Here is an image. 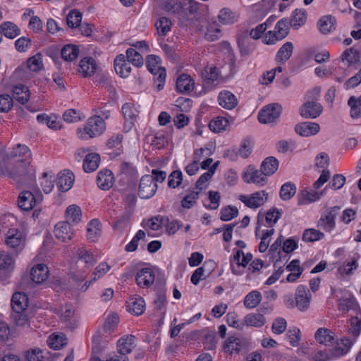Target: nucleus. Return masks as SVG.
I'll return each instance as SVG.
<instances>
[{"label":"nucleus","mask_w":361,"mask_h":361,"mask_svg":"<svg viewBox=\"0 0 361 361\" xmlns=\"http://www.w3.org/2000/svg\"><path fill=\"white\" fill-rule=\"evenodd\" d=\"M30 151L25 145H18L16 149V163L18 164L17 173L20 182L23 185H34L35 184V169L30 166Z\"/></svg>","instance_id":"nucleus-1"},{"label":"nucleus","mask_w":361,"mask_h":361,"mask_svg":"<svg viewBox=\"0 0 361 361\" xmlns=\"http://www.w3.org/2000/svg\"><path fill=\"white\" fill-rule=\"evenodd\" d=\"M106 129V123L99 116H91L84 128H78L77 133L82 140H88L102 135Z\"/></svg>","instance_id":"nucleus-2"},{"label":"nucleus","mask_w":361,"mask_h":361,"mask_svg":"<svg viewBox=\"0 0 361 361\" xmlns=\"http://www.w3.org/2000/svg\"><path fill=\"white\" fill-rule=\"evenodd\" d=\"M311 300L312 295L309 289L303 285H300L295 290V298H289L286 304L288 307H295L300 311L305 312L309 308Z\"/></svg>","instance_id":"nucleus-3"},{"label":"nucleus","mask_w":361,"mask_h":361,"mask_svg":"<svg viewBox=\"0 0 361 361\" xmlns=\"http://www.w3.org/2000/svg\"><path fill=\"white\" fill-rule=\"evenodd\" d=\"M161 59L157 55H149L147 57V70L154 76L157 75L154 80L159 90L163 89L166 75V70L161 66Z\"/></svg>","instance_id":"nucleus-4"},{"label":"nucleus","mask_w":361,"mask_h":361,"mask_svg":"<svg viewBox=\"0 0 361 361\" xmlns=\"http://www.w3.org/2000/svg\"><path fill=\"white\" fill-rule=\"evenodd\" d=\"M288 34V20L281 19L275 26V30L269 31L265 34L263 42L266 44H274L276 42L282 40Z\"/></svg>","instance_id":"nucleus-5"},{"label":"nucleus","mask_w":361,"mask_h":361,"mask_svg":"<svg viewBox=\"0 0 361 361\" xmlns=\"http://www.w3.org/2000/svg\"><path fill=\"white\" fill-rule=\"evenodd\" d=\"M282 108L278 104H271L264 106L258 114V120L262 123H271L278 119Z\"/></svg>","instance_id":"nucleus-6"},{"label":"nucleus","mask_w":361,"mask_h":361,"mask_svg":"<svg viewBox=\"0 0 361 361\" xmlns=\"http://www.w3.org/2000/svg\"><path fill=\"white\" fill-rule=\"evenodd\" d=\"M157 190V185L154 183L152 176L145 175L142 177L138 188V195L142 199L152 197Z\"/></svg>","instance_id":"nucleus-7"},{"label":"nucleus","mask_w":361,"mask_h":361,"mask_svg":"<svg viewBox=\"0 0 361 361\" xmlns=\"http://www.w3.org/2000/svg\"><path fill=\"white\" fill-rule=\"evenodd\" d=\"M243 179L247 183H255L256 185H264L267 183V176L260 169H257L253 166H247L243 172Z\"/></svg>","instance_id":"nucleus-8"},{"label":"nucleus","mask_w":361,"mask_h":361,"mask_svg":"<svg viewBox=\"0 0 361 361\" xmlns=\"http://www.w3.org/2000/svg\"><path fill=\"white\" fill-rule=\"evenodd\" d=\"M268 199V194L264 191L254 192L250 196L241 195L239 200L250 208H257L263 205Z\"/></svg>","instance_id":"nucleus-9"},{"label":"nucleus","mask_w":361,"mask_h":361,"mask_svg":"<svg viewBox=\"0 0 361 361\" xmlns=\"http://www.w3.org/2000/svg\"><path fill=\"white\" fill-rule=\"evenodd\" d=\"M340 207H331L329 211L322 216L318 222V226L327 232H330L335 228V218L340 211Z\"/></svg>","instance_id":"nucleus-10"},{"label":"nucleus","mask_w":361,"mask_h":361,"mask_svg":"<svg viewBox=\"0 0 361 361\" xmlns=\"http://www.w3.org/2000/svg\"><path fill=\"white\" fill-rule=\"evenodd\" d=\"M322 106L312 101L304 103L300 109V114L305 118H315L322 114Z\"/></svg>","instance_id":"nucleus-11"},{"label":"nucleus","mask_w":361,"mask_h":361,"mask_svg":"<svg viewBox=\"0 0 361 361\" xmlns=\"http://www.w3.org/2000/svg\"><path fill=\"white\" fill-rule=\"evenodd\" d=\"M6 243L11 248L22 249L25 243V238L18 229L10 228L6 233Z\"/></svg>","instance_id":"nucleus-12"},{"label":"nucleus","mask_w":361,"mask_h":361,"mask_svg":"<svg viewBox=\"0 0 361 361\" xmlns=\"http://www.w3.org/2000/svg\"><path fill=\"white\" fill-rule=\"evenodd\" d=\"M54 235L61 242H66L72 239L73 231L68 222L61 221L55 226Z\"/></svg>","instance_id":"nucleus-13"},{"label":"nucleus","mask_w":361,"mask_h":361,"mask_svg":"<svg viewBox=\"0 0 361 361\" xmlns=\"http://www.w3.org/2000/svg\"><path fill=\"white\" fill-rule=\"evenodd\" d=\"M154 274L149 268H142L136 274L137 284L142 288H147L151 286L154 281Z\"/></svg>","instance_id":"nucleus-14"},{"label":"nucleus","mask_w":361,"mask_h":361,"mask_svg":"<svg viewBox=\"0 0 361 361\" xmlns=\"http://www.w3.org/2000/svg\"><path fill=\"white\" fill-rule=\"evenodd\" d=\"M74 182L73 173L70 171H61L56 179V186L61 192L68 191L71 188Z\"/></svg>","instance_id":"nucleus-15"},{"label":"nucleus","mask_w":361,"mask_h":361,"mask_svg":"<svg viewBox=\"0 0 361 361\" xmlns=\"http://www.w3.org/2000/svg\"><path fill=\"white\" fill-rule=\"evenodd\" d=\"M341 60L346 61L348 66H353L356 69L361 66V56L358 50L353 47L347 49L343 52Z\"/></svg>","instance_id":"nucleus-16"},{"label":"nucleus","mask_w":361,"mask_h":361,"mask_svg":"<svg viewBox=\"0 0 361 361\" xmlns=\"http://www.w3.org/2000/svg\"><path fill=\"white\" fill-rule=\"evenodd\" d=\"M36 204V199L32 192L29 190L22 191L18 198L19 208L24 211L31 210Z\"/></svg>","instance_id":"nucleus-17"},{"label":"nucleus","mask_w":361,"mask_h":361,"mask_svg":"<svg viewBox=\"0 0 361 361\" xmlns=\"http://www.w3.org/2000/svg\"><path fill=\"white\" fill-rule=\"evenodd\" d=\"M354 342L355 341H352L348 338H343L339 341H337L336 345L331 350V357H339L346 355L353 346Z\"/></svg>","instance_id":"nucleus-18"},{"label":"nucleus","mask_w":361,"mask_h":361,"mask_svg":"<svg viewBox=\"0 0 361 361\" xmlns=\"http://www.w3.org/2000/svg\"><path fill=\"white\" fill-rule=\"evenodd\" d=\"M114 178L113 173L108 169L100 171L97 176L98 187L104 190H109L114 184Z\"/></svg>","instance_id":"nucleus-19"},{"label":"nucleus","mask_w":361,"mask_h":361,"mask_svg":"<svg viewBox=\"0 0 361 361\" xmlns=\"http://www.w3.org/2000/svg\"><path fill=\"white\" fill-rule=\"evenodd\" d=\"M320 127L318 123L312 122H302L295 126V132L301 136L309 137L319 133Z\"/></svg>","instance_id":"nucleus-20"},{"label":"nucleus","mask_w":361,"mask_h":361,"mask_svg":"<svg viewBox=\"0 0 361 361\" xmlns=\"http://www.w3.org/2000/svg\"><path fill=\"white\" fill-rule=\"evenodd\" d=\"M218 102L221 107L231 110L237 106L238 99L230 91L224 90L219 94Z\"/></svg>","instance_id":"nucleus-21"},{"label":"nucleus","mask_w":361,"mask_h":361,"mask_svg":"<svg viewBox=\"0 0 361 361\" xmlns=\"http://www.w3.org/2000/svg\"><path fill=\"white\" fill-rule=\"evenodd\" d=\"M336 19L332 15H326L322 16L317 23L319 31L327 35L334 32L336 28Z\"/></svg>","instance_id":"nucleus-22"},{"label":"nucleus","mask_w":361,"mask_h":361,"mask_svg":"<svg viewBox=\"0 0 361 361\" xmlns=\"http://www.w3.org/2000/svg\"><path fill=\"white\" fill-rule=\"evenodd\" d=\"M194 87L195 81L190 75L183 73L176 80V89L180 93L188 94L193 90Z\"/></svg>","instance_id":"nucleus-23"},{"label":"nucleus","mask_w":361,"mask_h":361,"mask_svg":"<svg viewBox=\"0 0 361 361\" xmlns=\"http://www.w3.org/2000/svg\"><path fill=\"white\" fill-rule=\"evenodd\" d=\"M114 69L118 75L122 78H127L130 72L131 67L130 63L126 61V56L123 54L118 55L114 60Z\"/></svg>","instance_id":"nucleus-24"},{"label":"nucleus","mask_w":361,"mask_h":361,"mask_svg":"<svg viewBox=\"0 0 361 361\" xmlns=\"http://www.w3.org/2000/svg\"><path fill=\"white\" fill-rule=\"evenodd\" d=\"M97 69V64L93 58L86 57L80 60L78 66V72L83 77H90L94 73Z\"/></svg>","instance_id":"nucleus-25"},{"label":"nucleus","mask_w":361,"mask_h":361,"mask_svg":"<svg viewBox=\"0 0 361 361\" xmlns=\"http://www.w3.org/2000/svg\"><path fill=\"white\" fill-rule=\"evenodd\" d=\"M135 337L133 335H128L121 337L117 343L118 351L121 355H126L130 353L135 347Z\"/></svg>","instance_id":"nucleus-26"},{"label":"nucleus","mask_w":361,"mask_h":361,"mask_svg":"<svg viewBox=\"0 0 361 361\" xmlns=\"http://www.w3.org/2000/svg\"><path fill=\"white\" fill-rule=\"evenodd\" d=\"M314 338L320 344L331 345L335 340L334 333L326 328H319L315 334Z\"/></svg>","instance_id":"nucleus-27"},{"label":"nucleus","mask_w":361,"mask_h":361,"mask_svg":"<svg viewBox=\"0 0 361 361\" xmlns=\"http://www.w3.org/2000/svg\"><path fill=\"white\" fill-rule=\"evenodd\" d=\"M28 305V298L23 293H15L11 299L13 312H25Z\"/></svg>","instance_id":"nucleus-28"},{"label":"nucleus","mask_w":361,"mask_h":361,"mask_svg":"<svg viewBox=\"0 0 361 361\" xmlns=\"http://www.w3.org/2000/svg\"><path fill=\"white\" fill-rule=\"evenodd\" d=\"M30 275L32 280L35 283H41L48 278V267L44 264H38L32 267Z\"/></svg>","instance_id":"nucleus-29"},{"label":"nucleus","mask_w":361,"mask_h":361,"mask_svg":"<svg viewBox=\"0 0 361 361\" xmlns=\"http://www.w3.org/2000/svg\"><path fill=\"white\" fill-rule=\"evenodd\" d=\"M293 44L290 42H286L277 51L275 60L277 63L284 64L291 56Z\"/></svg>","instance_id":"nucleus-30"},{"label":"nucleus","mask_w":361,"mask_h":361,"mask_svg":"<svg viewBox=\"0 0 361 361\" xmlns=\"http://www.w3.org/2000/svg\"><path fill=\"white\" fill-rule=\"evenodd\" d=\"M127 309L130 313L141 315L145 309V302L142 298H131L127 302Z\"/></svg>","instance_id":"nucleus-31"},{"label":"nucleus","mask_w":361,"mask_h":361,"mask_svg":"<svg viewBox=\"0 0 361 361\" xmlns=\"http://www.w3.org/2000/svg\"><path fill=\"white\" fill-rule=\"evenodd\" d=\"M100 157L97 153H90L85 155L83 162V169L86 173L94 171L99 166Z\"/></svg>","instance_id":"nucleus-32"},{"label":"nucleus","mask_w":361,"mask_h":361,"mask_svg":"<svg viewBox=\"0 0 361 361\" xmlns=\"http://www.w3.org/2000/svg\"><path fill=\"white\" fill-rule=\"evenodd\" d=\"M30 91L27 86L18 85L13 88V97L22 104H26L30 99Z\"/></svg>","instance_id":"nucleus-33"},{"label":"nucleus","mask_w":361,"mask_h":361,"mask_svg":"<svg viewBox=\"0 0 361 361\" xmlns=\"http://www.w3.org/2000/svg\"><path fill=\"white\" fill-rule=\"evenodd\" d=\"M279 161L274 157L266 158L261 164V170L266 176L274 174L278 169Z\"/></svg>","instance_id":"nucleus-34"},{"label":"nucleus","mask_w":361,"mask_h":361,"mask_svg":"<svg viewBox=\"0 0 361 361\" xmlns=\"http://www.w3.org/2000/svg\"><path fill=\"white\" fill-rule=\"evenodd\" d=\"M66 221L65 222L78 224L82 218V210L80 207L76 204L68 206L66 211Z\"/></svg>","instance_id":"nucleus-35"},{"label":"nucleus","mask_w":361,"mask_h":361,"mask_svg":"<svg viewBox=\"0 0 361 361\" xmlns=\"http://www.w3.org/2000/svg\"><path fill=\"white\" fill-rule=\"evenodd\" d=\"M101 223L98 219H94L91 220L87 228V239L92 242H95L101 234Z\"/></svg>","instance_id":"nucleus-36"},{"label":"nucleus","mask_w":361,"mask_h":361,"mask_svg":"<svg viewBox=\"0 0 361 361\" xmlns=\"http://www.w3.org/2000/svg\"><path fill=\"white\" fill-rule=\"evenodd\" d=\"M0 29L4 36L9 39H13L20 33V28L16 24L9 21L2 23Z\"/></svg>","instance_id":"nucleus-37"},{"label":"nucleus","mask_w":361,"mask_h":361,"mask_svg":"<svg viewBox=\"0 0 361 361\" xmlns=\"http://www.w3.org/2000/svg\"><path fill=\"white\" fill-rule=\"evenodd\" d=\"M262 300V295L258 290L250 292L244 298V305L247 309H253L258 306Z\"/></svg>","instance_id":"nucleus-38"},{"label":"nucleus","mask_w":361,"mask_h":361,"mask_svg":"<svg viewBox=\"0 0 361 361\" xmlns=\"http://www.w3.org/2000/svg\"><path fill=\"white\" fill-rule=\"evenodd\" d=\"M307 15L305 11L300 9H295L290 20V25L295 30H298L303 25L306 21Z\"/></svg>","instance_id":"nucleus-39"},{"label":"nucleus","mask_w":361,"mask_h":361,"mask_svg":"<svg viewBox=\"0 0 361 361\" xmlns=\"http://www.w3.org/2000/svg\"><path fill=\"white\" fill-rule=\"evenodd\" d=\"M204 82L208 85L214 83L219 78L217 68L214 66H207L201 72Z\"/></svg>","instance_id":"nucleus-40"},{"label":"nucleus","mask_w":361,"mask_h":361,"mask_svg":"<svg viewBox=\"0 0 361 361\" xmlns=\"http://www.w3.org/2000/svg\"><path fill=\"white\" fill-rule=\"evenodd\" d=\"M244 322L247 326L254 327H261L265 322V317L260 313H250L244 318Z\"/></svg>","instance_id":"nucleus-41"},{"label":"nucleus","mask_w":361,"mask_h":361,"mask_svg":"<svg viewBox=\"0 0 361 361\" xmlns=\"http://www.w3.org/2000/svg\"><path fill=\"white\" fill-rule=\"evenodd\" d=\"M77 255L78 257V262L85 264L87 268L92 267L96 262V259L93 254L83 247L78 249Z\"/></svg>","instance_id":"nucleus-42"},{"label":"nucleus","mask_w":361,"mask_h":361,"mask_svg":"<svg viewBox=\"0 0 361 361\" xmlns=\"http://www.w3.org/2000/svg\"><path fill=\"white\" fill-rule=\"evenodd\" d=\"M322 194V192L319 193L314 190H302L298 196V204H306L318 200L320 198Z\"/></svg>","instance_id":"nucleus-43"},{"label":"nucleus","mask_w":361,"mask_h":361,"mask_svg":"<svg viewBox=\"0 0 361 361\" xmlns=\"http://www.w3.org/2000/svg\"><path fill=\"white\" fill-rule=\"evenodd\" d=\"M296 192V185L292 182H287L282 185L279 191V195L282 200H290Z\"/></svg>","instance_id":"nucleus-44"},{"label":"nucleus","mask_w":361,"mask_h":361,"mask_svg":"<svg viewBox=\"0 0 361 361\" xmlns=\"http://www.w3.org/2000/svg\"><path fill=\"white\" fill-rule=\"evenodd\" d=\"M172 23L166 17L159 18L155 23V27L159 36H165L171 30Z\"/></svg>","instance_id":"nucleus-45"},{"label":"nucleus","mask_w":361,"mask_h":361,"mask_svg":"<svg viewBox=\"0 0 361 361\" xmlns=\"http://www.w3.org/2000/svg\"><path fill=\"white\" fill-rule=\"evenodd\" d=\"M126 56L128 61L136 67H141L144 63V60L142 54L139 53L135 49L129 48L126 50Z\"/></svg>","instance_id":"nucleus-46"},{"label":"nucleus","mask_w":361,"mask_h":361,"mask_svg":"<svg viewBox=\"0 0 361 361\" xmlns=\"http://www.w3.org/2000/svg\"><path fill=\"white\" fill-rule=\"evenodd\" d=\"M228 120L224 117H217L212 119L209 123V129L215 133H220L225 130L228 126Z\"/></svg>","instance_id":"nucleus-47"},{"label":"nucleus","mask_w":361,"mask_h":361,"mask_svg":"<svg viewBox=\"0 0 361 361\" xmlns=\"http://www.w3.org/2000/svg\"><path fill=\"white\" fill-rule=\"evenodd\" d=\"M241 347V341L239 338L230 336L225 341L224 348L225 352L232 354L233 353H238Z\"/></svg>","instance_id":"nucleus-48"},{"label":"nucleus","mask_w":361,"mask_h":361,"mask_svg":"<svg viewBox=\"0 0 361 361\" xmlns=\"http://www.w3.org/2000/svg\"><path fill=\"white\" fill-rule=\"evenodd\" d=\"M348 104L350 107V116L353 118L361 116V95L356 98L355 96H351L348 101Z\"/></svg>","instance_id":"nucleus-49"},{"label":"nucleus","mask_w":361,"mask_h":361,"mask_svg":"<svg viewBox=\"0 0 361 361\" xmlns=\"http://www.w3.org/2000/svg\"><path fill=\"white\" fill-rule=\"evenodd\" d=\"M61 57L67 61H72L77 59L79 49L76 46L68 44L63 47L61 51Z\"/></svg>","instance_id":"nucleus-50"},{"label":"nucleus","mask_w":361,"mask_h":361,"mask_svg":"<svg viewBox=\"0 0 361 361\" xmlns=\"http://www.w3.org/2000/svg\"><path fill=\"white\" fill-rule=\"evenodd\" d=\"M218 18L222 24H233L236 21L235 13L229 8H223L220 11Z\"/></svg>","instance_id":"nucleus-51"},{"label":"nucleus","mask_w":361,"mask_h":361,"mask_svg":"<svg viewBox=\"0 0 361 361\" xmlns=\"http://www.w3.org/2000/svg\"><path fill=\"white\" fill-rule=\"evenodd\" d=\"M200 192L197 190L190 192L181 201V206L185 209L192 208L199 198Z\"/></svg>","instance_id":"nucleus-52"},{"label":"nucleus","mask_w":361,"mask_h":361,"mask_svg":"<svg viewBox=\"0 0 361 361\" xmlns=\"http://www.w3.org/2000/svg\"><path fill=\"white\" fill-rule=\"evenodd\" d=\"M122 111L126 120L130 121V123H133L138 115V111L136 108L130 103H126L123 105Z\"/></svg>","instance_id":"nucleus-53"},{"label":"nucleus","mask_w":361,"mask_h":361,"mask_svg":"<svg viewBox=\"0 0 361 361\" xmlns=\"http://www.w3.org/2000/svg\"><path fill=\"white\" fill-rule=\"evenodd\" d=\"M27 66L32 71H39L43 66L42 55L38 53L29 58L27 61Z\"/></svg>","instance_id":"nucleus-54"},{"label":"nucleus","mask_w":361,"mask_h":361,"mask_svg":"<svg viewBox=\"0 0 361 361\" xmlns=\"http://www.w3.org/2000/svg\"><path fill=\"white\" fill-rule=\"evenodd\" d=\"M238 215V209L235 207L226 206L220 212V219L224 221H228Z\"/></svg>","instance_id":"nucleus-55"},{"label":"nucleus","mask_w":361,"mask_h":361,"mask_svg":"<svg viewBox=\"0 0 361 361\" xmlns=\"http://www.w3.org/2000/svg\"><path fill=\"white\" fill-rule=\"evenodd\" d=\"M324 233L314 228L306 229L302 235V240L305 242H314L323 238Z\"/></svg>","instance_id":"nucleus-56"},{"label":"nucleus","mask_w":361,"mask_h":361,"mask_svg":"<svg viewBox=\"0 0 361 361\" xmlns=\"http://www.w3.org/2000/svg\"><path fill=\"white\" fill-rule=\"evenodd\" d=\"M81 20L82 13L76 10L71 11L66 18L67 25L72 28L79 26Z\"/></svg>","instance_id":"nucleus-57"},{"label":"nucleus","mask_w":361,"mask_h":361,"mask_svg":"<svg viewBox=\"0 0 361 361\" xmlns=\"http://www.w3.org/2000/svg\"><path fill=\"white\" fill-rule=\"evenodd\" d=\"M27 361H45L47 358L52 359L49 355H44L39 349L29 350L25 355Z\"/></svg>","instance_id":"nucleus-58"},{"label":"nucleus","mask_w":361,"mask_h":361,"mask_svg":"<svg viewBox=\"0 0 361 361\" xmlns=\"http://www.w3.org/2000/svg\"><path fill=\"white\" fill-rule=\"evenodd\" d=\"M238 46L241 56H248L255 49L254 45L250 44L247 37L238 39Z\"/></svg>","instance_id":"nucleus-59"},{"label":"nucleus","mask_w":361,"mask_h":361,"mask_svg":"<svg viewBox=\"0 0 361 361\" xmlns=\"http://www.w3.org/2000/svg\"><path fill=\"white\" fill-rule=\"evenodd\" d=\"M49 346L54 350H57L66 344V338L63 336H59L52 334L49 336L48 341Z\"/></svg>","instance_id":"nucleus-60"},{"label":"nucleus","mask_w":361,"mask_h":361,"mask_svg":"<svg viewBox=\"0 0 361 361\" xmlns=\"http://www.w3.org/2000/svg\"><path fill=\"white\" fill-rule=\"evenodd\" d=\"M183 180L182 172L179 170L173 171L169 176L168 185L169 188H178Z\"/></svg>","instance_id":"nucleus-61"},{"label":"nucleus","mask_w":361,"mask_h":361,"mask_svg":"<svg viewBox=\"0 0 361 361\" xmlns=\"http://www.w3.org/2000/svg\"><path fill=\"white\" fill-rule=\"evenodd\" d=\"M12 318L16 326L21 327L29 326V319L25 312H13Z\"/></svg>","instance_id":"nucleus-62"},{"label":"nucleus","mask_w":361,"mask_h":361,"mask_svg":"<svg viewBox=\"0 0 361 361\" xmlns=\"http://www.w3.org/2000/svg\"><path fill=\"white\" fill-rule=\"evenodd\" d=\"M221 36V30L214 25H209L207 28L204 37L208 41L214 42L219 39Z\"/></svg>","instance_id":"nucleus-63"},{"label":"nucleus","mask_w":361,"mask_h":361,"mask_svg":"<svg viewBox=\"0 0 361 361\" xmlns=\"http://www.w3.org/2000/svg\"><path fill=\"white\" fill-rule=\"evenodd\" d=\"M252 147H253L252 142L249 139H245V140H243V141L240 145V148L239 149V151H238V154L242 158H244V159L247 158L252 152Z\"/></svg>","instance_id":"nucleus-64"}]
</instances>
